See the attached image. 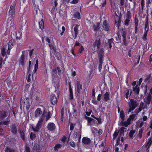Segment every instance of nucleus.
I'll return each instance as SVG.
<instances>
[{
  "label": "nucleus",
  "mask_w": 152,
  "mask_h": 152,
  "mask_svg": "<svg viewBox=\"0 0 152 152\" xmlns=\"http://www.w3.org/2000/svg\"><path fill=\"white\" fill-rule=\"evenodd\" d=\"M79 26L78 25H76L75 26L74 28V30L75 32V36H74V38L75 39H76L77 36V35L78 34V26Z\"/></svg>",
  "instance_id": "nucleus-20"
},
{
  "label": "nucleus",
  "mask_w": 152,
  "mask_h": 152,
  "mask_svg": "<svg viewBox=\"0 0 152 152\" xmlns=\"http://www.w3.org/2000/svg\"><path fill=\"white\" fill-rule=\"evenodd\" d=\"M138 20L137 18L135 17L134 19V23L135 26H138Z\"/></svg>",
  "instance_id": "nucleus-61"
},
{
  "label": "nucleus",
  "mask_w": 152,
  "mask_h": 152,
  "mask_svg": "<svg viewBox=\"0 0 152 152\" xmlns=\"http://www.w3.org/2000/svg\"><path fill=\"white\" fill-rule=\"evenodd\" d=\"M98 56L99 60H103V56L104 55V50L103 49H100L98 51Z\"/></svg>",
  "instance_id": "nucleus-12"
},
{
  "label": "nucleus",
  "mask_w": 152,
  "mask_h": 152,
  "mask_svg": "<svg viewBox=\"0 0 152 152\" xmlns=\"http://www.w3.org/2000/svg\"><path fill=\"white\" fill-rule=\"evenodd\" d=\"M34 50V49L28 50L29 52V56H30V58H31L32 55L33 54V51Z\"/></svg>",
  "instance_id": "nucleus-58"
},
{
  "label": "nucleus",
  "mask_w": 152,
  "mask_h": 152,
  "mask_svg": "<svg viewBox=\"0 0 152 152\" xmlns=\"http://www.w3.org/2000/svg\"><path fill=\"white\" fill-rule=\"evenodd\" d=\"M75 18H77V19H80V14L79 12H76L75 13L74 15Z\"/></svg>",
  "instance_id": "nucleus-46"
},
{
  "label": "nucleus",
  "mask_w": 152,
  "mask_h": 152,
  "mask_svg": "<svg viewBox=\"0 0 152 152\" xmlns=\"http://www.w3.org/2000/svg\"><path fill=\"white\" fill-rule=\"evenodd\" d=\"M100 43L101 42L100 38L99 39H96L94 43V47L96 46L97 48H100Z\"/></svg>",
  "instance_id": "nucleus-17"
},
{
  "label": "nucleus",
  "mask_w": 152,
  "mask_h": 152,
  "mask_svg": "<svg viewBox=\"0 0 152 152\" xmlns=\"http://www.w3.org/2000/svg\"><path fill=\"white\" fill-rule=\"evenodd\" d=\"M36 137V135L35 134L32 132H31L30 135V138L31 140H33Z\"/></svg>",
  "instance_id": "nucleus-51"
},
{
  "label": "nucleus",
  "mask_w": 152,
  "mask_h": 152,
  "mask_svg": "<svg viewBox=\"0 0 152 152\" xmlns=\"http://www.w3.org/2000/svg\"><path fill=\"white\" fill-rule=\"evenodd\" d=\"M15 6L12 4L10 5V10L9 12V15L11 17H13L15 14Z\"/></svg>",
  "instance_id": "nucleus-7"
},
{
  "label": "nucleus",
  "mask_w": 152,
  "mask_h": 152,
  "mask_svg": "<svg viewBox=\"0 0 152 152\" xmlns=\"http://www.w3.org/2000/svg\"><path fill=\"white\" fill-rule=\"evenodd\" d=\"M111 7L112 11H113L114 12H116V7L115 5V4L114 3H111Z\"/></svg>",
  "instance_id": "nucleus-34"
},
{
  "label": "nucleus",
  "mask_w": 152,
  "mask_h": 152,
  "mask_svg": "<svg viewBox=\"0 0 152 152\" xmlns=\"http://www.w3.org/2000/svg\"><path fill=\"white\" fill-rule=\"evenodd\" d=\"M149 29V26H148V18H146V22L145 23V30L146 31L147 29H148V30Z\"/></svg>",
  "instance_id": "nucleus-32"
},
{
  "label": "nucleus",
  "mask_w": 152,
  "mask_h": 152,
  "mask_svg": "<svg viewBox=\"0 0 152 152\" xmlns=\"http://www.w3.org/2000/svg\"><path fill=\"white\" fill-rule=\"evenodd\" d=\"M50 100L52 104H56L57 102V98L55 96L54 94H53L51 95L50 97Z\"/></svg>",
  "instance_id": "nucleus-14"
},
{
  "label": "nucleus",
  "mask_w": 152,
  "mask_h": 152,
  "mask_svg": "<svg viewBox=\"0 0 152 152\" xmlns=\"http://www.w3.org/2000/svg\"><path fill=\"white\" fill-rule=\"evenodd\" d=\"M84 118L85 119L88 121V126H91L92 125H95V124L97 123V121L96 120L87 116L86 115L84 116Z\"/></svg>",
  "instance_id": "nucleus-4"
},
{
  "label": "nucleus",
  "mask_w": 152,
  "mask_h": 152,
  "mask_svg": "<svg viewBox=\"0 0 152 152\" xmlns=\"http://www.w3.org/2000/svg\"><path fill=\"white\" fill-rule=\"evenodd\" d=\"M91 129L92 133L94 134H95L97 132V130L94 127H91Z\"/></svg>",
  "instance_id": "nucleus-55"
},
{
  "label": "nucleus",
  "mask_w": 152,
  "mask_h": 152,
  "mask_svg": "<svg viewBox=\"0 0 152 152\" xmlns=\"http://www.w3.org/2000/svg\"><path fill=\"white\" fill-rule=\"evenodd\" d=\"M63 66L62 67V68L60 69L59 67H57V73L59 75H60L62 71H64Z\"/></svg>",
  "instance_id": "nucleus-42"
},
{
  "label": "nucleus",
  "mask_w": 152,
  "mask_h": 152,
  "mask_svg": "<svg viewBox=\"0 0 152 152\" xmlns=\"http://www.w3.org/2000/svg\"><path fill=\"white\" fill-rule=\"evenodd\" d=\"M7 22L8 25H10V26H12L14 24V21L12 18H9L7 19Z\"/></svg>",
  "instance_id": "nucleus-30"
},
{
  "label": "nucleus",
  "mask_w": 152,
  "mask_h": 152,
  "mask_svg": "<svg viewBox=\"0 0 152 152\" xmlns=\"http://www.w3.org/2000/svg\"><path fill=\"white\" fill-rule=\"evenodd\" d=\"M132 91H131L130 94H129V91L128 89L126 90L125 92V97L126 98H128L129 96H130L132 94Z\"/></svg>",
  "instance_id": "nucleus-41"
},
{
  "label": "nucleus",
  "mask_w": 152,
  "mask_h": 152,
  "mask_svg": "<svg viewBox=\"0 0 152 152\" xmlns=\"http://www.w3.org/2000/svg\"><path fill=\"white\" fill-rule=\"evenodd\" d=\"M33 150L36 151V152H38L40 151V147L39 145H36L34 146Z\"/></svg>",
  "instance_id": "nucleus-43"
},
{
  "label": "nucleus",
  "mask_w": 152,
  "mask_h": 152,
  "mask_svg": "<svg viewBox=\"0 0 152 152\" xmlns=\"http://www.w3.org/2000/svg\"><path fill=\"white\" fill-rule=\"evenodd\" d=\"M126 33L125 31H122V37L123 38V42L125 46L127 44L126 40Z\"/></svg>",
  "instance_id": "nucleus-19"
},
{
  "label": "nucleus",
  "mask_w": 152,
  "mask_h": 152,
  "mask_svg": "<svg viewBox=\"0 0 152 152\" xmlns=\"http://www.w3.org/2000/svg\"><path fill=\"white\" fill-rule=\"evenodd\" d=\"M126 16L127 18H130L131 16V15L130 12L129 10L127 11V14L126 15Z\"/></svg>",
  "instance_id": "nucleus-52"
},
{
  "label": "nucleus",
  "mask_w": 152,
  "mask_h": 152,
  "mask_svg": "<svg viewBox=\"0 0 152 152\" xmlns=\"http://www.w3.org/2000/svg\"><path fill=\"white\" fill-rule=\"evenodd\" d=\"M69 96L70 99H72L73 98V95L72 90V89L71 86L70 84H69Z\"/></svg>",
  "instance_id": "nucleus-28"
},
{
  "label": "nucleus",
  "mask_w": 152,
  "mask_h": 152,
  "mask_svg": "<svg viewBox=\"0 0 152 152\" xmlns=\"http://www.w3.org/2000/svg\"><path fill=\"white\" fill-rule=\"evenodd\" d=\"M92 102L95 105H97L98 104V102L95 99H93L92 100Z\"/></svg>",
  "instance_id": "nucleus-63"
},
{
  "label": "nucleus",
  "mask_w": 152,
  "mask_h": 152,
  "mask_svg": "<svg viewBox=\"0 0 152 152\" xmlns=\"http://www.w3.org/2000/svg\"><path fill=\"white\" fill-rule=\"evenodd\" d=\"M120 137H118L116 141V145H119L120 140Z\"/></svg>",
  "instance_id": "nucleus-62"
},
{
  "label": "nucleus",
  "mask_w": 152,
  "mask_h": 152,
  "mask_svg": "<svg viewBox=\"0 0 152 152\" xmlns=\"http://www.w3.org/2000/svg\"><path fill=\"white\" fill-rule=\"evenodd\" d=\"M100 28V24L99 23H96L93 25V28L94 31H98Z\"/></svg>",
  "instance_id": "nucleus-18"
},
{
  "label": "nucleus",
  "mask_w": 152,
  "mask_h": 152,
  "mask_svg": "<svg viewBox=\"0 0 152 152\" xmlns=\"http://www.w3.org/2000/svg\"><path fill=\"white\" fill-rule=\"evenodd\" d=\"M130 21V20L129 18H126V19L124 24L126 26H128L129 24V22Z\"/></svg>",
  "instance_id": "nucleus-57"
},
{
  "label": "nucleus",
  "mask_w": 152,
  "mask_h": 152,
  "mask_svg": "<svg viewBox=\"0 0 152 152\" xmlns=\"http://www.w3.org/2000/svg\"><path fill=\"white\" fill-rule=\"evenodd\" d=\"M120 117L123 121L124 120V118L125 117L124 112L123 110H121L120 112Z\"/></svg>",
  "instance_id": "nucleus-44"
},
{
  "label": "nucleus",
  "mask_w": 152,
  "mask_h": 152,
  "mask_svg": "<svg viewBox=\"0 0 152 152\" xmlns=\"http://www.w3.org/2000/svg\"><path fill=\"white\" fill-rule=\"evenodd\" d=\"M57 0H52L51 3V5L53 7L52 8L54 9L57 5L58 3L57 2Z\"/></svg>",
  "instance_id": "nucleus-29"
},
{
  "label": "nucleus",
  "mask_w": 152,
  "mask_h": 152,
  "mask_svg": "<svg viewBox=\"0 0 152 152\" xmlns=\"http://www.w3.org/2000/svg\"><path fill=\"white\" fill-rule=\"evenodd\" d=\"M126 129L125 127L122 126L118 130L119 133L118 137H121L123 136L124 133L126 132Z\"/></svg>",
  "instance_id": "nucleus-10"
},
{
  "label": "nucleus",
  "mask_w": 152,
  "mask_h": 152,
  "mask_svg": "<svg viewBox=\"0 0 152 152\" xmlns=\"http://www.w3.org/2000/svg\"><path fill=\"white\" fill-rule=\"evenodd\" d=\"M119 133L118 131L117 130H116L115 132L113 134V140L115 139L116 137L117 136L118 134Z\"/></svg>",
  "instance_id": "nucleus-49"
},
{
  "label": "nucleus",
  "mask_w": 152,
  "mask_h": 152,
  "mask_svg": "<svg viewBox=\"0 0 152 152\" xmlns=\"http://www.w3.org/2000/svg\"><path fill=\"white\" fill-rule=\"evenodd\" d=\"M152 95L149 94L147 97H145V102L148 105H149L150 103L152 102Z\"/></svg>",
  "instance_id": "nucleus-13"
},
{
  "label": "nucleus",
  "mask_w": 152,
  "mask_h": 152,
  "mask_svg": "<svg viewBox=\"0 0 152 152\" xmlns=\"http://www.w3.org/2000/svg\"><path fill=\"white\" fill-rule=\"evenodd\" d=\"M109 95L110 93L108 92H106L103 94V97L105 102H107L109 99Z\"/></svg>",
  "instance_id": "nucleus-22"
},
{
  "label": "nucleus",
  "mask_w": 152,
  "mask_h": 152,
  "mask_svg": "<svg viewBox=\"0 0 152 152\" xmlns=\"http://www.w3.org/2000/svg\"><path fill=\"white\" fill-rule=\"evenodd\" d=\"M75 126V124L72 123H71L70 125V130L71 131H72L74 128Z\"/></svg>",
  "instance_id": "nucleus-56"
},
{
  "label": "nucleus",
  "mask_w": 152,
  "mask_h": 152,
  "mask_svg": "<svg viewBox=\"0 0 152 152\" xmlns=\"http://www.w3.org/2000/svg\"><path fill=\"white\" fill-rule=\"evenodd\" d=\"M103 28L104 30L105 31H109L110 29V27L107 23V22L105 20L103 22Z\"/></svg>",
  "instance_id": "nucleus-9"
},
{
  "label": "nucleus",
  "mask_w": 152,
  "mask_h": 152,
  "mask_svg": "<svg viewBox=\"0 0 152 152\" xmlns=\"http://www.w3.org/2000/svg\"><path fill=\"white\" fill-rule=\"evenodd\" d=\"M103 60H99V71H101L102 68Z\"/></svg>",
  "instance_id": "nucleus-45"
},
{
  "label": "nucleus",
  "mask_w": 152,
  "mask_h": 152,
  "mask_svg": "<svg viewBox=\"0 0 152 152\" xmlns=\"http://www.w3.org/2000/svg\"><path fill=\"white\" fill-rule=\"evenodd\" d=\"M9 113L8 110H3L0 111V119L1 120H3L5 118L8 116Z\"/></svg>",
  "instance_id": "nucleus-6"
},
{
  "label": "nucleus",
  "mask_w": 152,
  "mask_h": 152,
  "mask_svg": "<svg viewBox=\"0 0 152 152\" xmlns=\"http://www.w3.org/2000/svg\"><path fill=\"white\" fill-rule=\"evenodd\" d=\"M148 31V29H147L146 31H145V32L144 33V35L143 36V39H146V36H147V34Z\"/></svg>",
  "instance_id": "nucleus-59"
},
{
  "label": "nucleus",
  "mask_w": 152,
  "mask_h": 152,
  "mask_svg": "<svg viewBox=\"0 0 152 152\" xmlns=\"http://www.w3.org/2000/svg\"><path fill=\"white\" fill-rule=\"evenodd\" d=\"M149 105H148L145 102L144 103L142 102H141L140 103L139 107L136 109L135 110L136 114H137L142 110H143V112L142 113V114H143L145 113L144 111L145 110L148 109V106Z\"/></svg>",
  "instance_id": "nucleus-3"
},
{
  "label": "nucleus",
  "mask_w": 152,
  "mask_h": 152,
  "mask_svg": "<svg viewBox=\"0 0 152 152\" xmlns=\"http://www.w3.org/2000/svg\"><path fill=\"white\" fill-rule=\"evenodd\" d=\"M25 151L26 152H30V149L27 145H26L25 146Z\"/></svg>",
  "instance_id": "nucleus-60"
},
{
  "label": "nucleus",
  "mask_w": 152,
  "mask_h": 152,
  "mask_svg": "<svg viewBox=\"0 0 152 152\" xmlns=\"http://www.w3.org/2000/svg\"><path fill=\"white\" fill-rule=\"evenodd\" d=\"M35 113L36 117H38L40 116V115L42 113V112L40 108H38L36 110Z\"/></svg>",
  "instance_id": "nucleus-24"
},
{
  "label": "nucleus",
  "mask_w": 152,
  "mask_h": 152,
  "mask_svg": "<svg viewBox=\"0 0 152 152\" xmlns=\"http://www.w3.org/2000/svg\"><path fill=\"white\" fill-rule=\"evenodd\" d=\"M61 145L60 144H56L54 147V150L56 151H58V149L61 148Z\"/></svg>",
  "instance_id": "nucleus-39"
},
{
  "label": "nucleus",
  "mask_w": 152,
  "mask_h": 152,
  "mask_svg": "<svg viewBox=\"0 0 152 152\" xmlns=\"http://www.w3.org/2000/svg\"><path fill=\"white\" fill-rule=\"evenodd\" d=\"M10 120L9 117H7L6 121H0V124L7 125L9 124Z\"/></svg>",
  "instance_id": "nucleus-21"
},
{
  "label": "nucleus",
  "mask_w": 152,
  "mask_h": 152,
  "mask_svg": "<svg viewBox=\"0 0 152 152\" xmlns=\"http://www.w3.org/2000/svg\"><path fill=\"white\" fill-rule=\"evenodd\" d=\"M69 145L73 147H75V145L74 142L73 141H71L69 142Z\"/></svg>",
  "instance_id": "nucleus-64"
},
{
  "label": "nucleus",
  "mask_w": 152,
  "mask_h": 152,
  "mask_svg": "<svg viewBox=\"0 0 152 152\" xmlns=\"http://www.w3.org/2000/svg\"><path fill=\"white\" fill-rule=\"evenodd\" d=\"M51 115L50 112L49 111L46 115V120L47 121L51 117Z\"/></svg>",
  "instance_id": "nucleus-50"
},
{
  "label": "nucleus",
  "mask_w": 152,
  "mask_h": 152,
  "mask_svg": "<svg viewBox=\"0 0 152 152\" xmlns=\"http://www.w3.org/2000/svg\"><path fill=\"white\" fill-rule=\"evenodd\" d=\"M57 69L56 68H55L52 69V75L53 77H55L56 75H57Z\"/></svg>",
  "instance_id": "nucleus-33"
},
{
  "label": "nucleus",
  "mask_w": 152,
  "mask_h": 152,
  "mask_svg": "<svg viewBox=\"0 0 152 152\" xmlns=\"http://www.w3.org/2000/svg\"><path fill=\"white\" fill-rule=\"evenodd\" d=\"M5 152H15V151L14 149L7 147L5 150Z\"/></svg>",
  "instance_id": "nucleus-36"
},
{
  "label": "nucleus",
  "mask_w": 152,
  "mask_h": 152,
  "mask_svg": "<svg viewBox=\"0 0 152 152\" xmlns=\"http://www.w3.org/2000/svg\"><path fill=\"white\" fill-rule=\"evenodd\" d=\"M12 48V47L10 46V44L9 43L8 44V46L7 48V54L9 55L10 54V49Z\"/></svg>",
  "instance_id": "nucleus-48"
},
{
  "label": "nucleus",
  "mask_w": 152,
  "mask_h": 152,
  "mask_svg": "<svg viewBox=\"0 0 152 152\" xmlns=\"http://www.w3.org/2000/svg\"><path fill=\"white\" fill-rule=\"evenodd\" d=\"M47 128L49 131H53L55 129L56 126L54 123H50L47 126Z\"/></svg>",
  "instance_id": "nucleus-11"
},
{
  "label": "nucleus",
  "mask_w": 152,
  "mask_h": 152,
  "mask_svg": "<svg viewBox=\"0 0 152 152\" xmlns=\"http://www.w3.org/2000/svg\"><path fill=\"white\" fill-rule=\"evenodd\" d=\"M130 102L129 103V109L128 110V113H130L139 104L137 101L133 99H130Z\"/></svg>",
  "instance_id": "nucleus-1"
},
{
  "label": "nucleus",
  "mask_w": 152,
  "mask_h": 152,
  "mask_svg": "<svg viewBox=\"0 0 152 152\" xmlns=\"http://www.w3.org/2000/svg\"><path fill=\"white\" fill-rule=\"evenodd\" d=\"M20 137L24 141L25 140V132L22 131H20Z\"/></svg>",
  "instance_id": "nucleus-40"
},
{
  "label": "nucleus",
  "mask_w": 152,
  "mask_h": 152,
  "mask_svg": "<svg viewBox=\"0 0 152 152\" xmlns=\"http://www.w3.org/2000/svg\"><path fill=\"white\" fill-rule=\"evenodd\" d=\"M143 130V128H141L139 130L138 134H137V136L138 137H139L140 138H141L142 137Z\"/></svg>",
  "instance_id": "nucleus-37"
},
{
  "label": "nucleus",
  "mask_w": 152,
  "mask_h": 152,
  "mask_svg": "<svg viewBox=\"0 0 152 152\" xmlns=\"http://www.w3.org/2000/svg\"><path fill=\"white\" fill-rule=\"evenodd\" d=\"M133 90L136 94H138L140 91L139 86L137 85L135 87H134L133 88Z\"/></svg>",
  "instance_id": "nucleus-25"
},
{
  "label": "nucleus",
  "mask_w": 152,
  "mask_h": 152,
  "mask_svg": "<svg viewBox=\"0 0 152 152\" xmlns=\"http://www.w3.org/2000/svg\"><path fill=\"white\" fill-rule=\"evenodd\" d=\"M41 125H40L39 124H37L36 126L35 127H34L32 126V128L33 130L35 132H38L39 129L41 127Z\"/></svg>",
  "instance_id": "nucleus-23"
},
{
  "label": "nucleus",
  "mask_w": 152,
  "mask_h": 152,
  "mask_svg": "<svg viewBox=\"0 0 152 152\" xmlns=\"http://www.w3.org/2000/svg\"><path fill=\"white\" fill-rule=\"evenodd\" d=\"M64 109L62 108L61 112V120L62 121H63L64 120Z\"/></svg>",
  "instance_id": "nucleus-47"
},
{
  "label": "nucleus",
  "mask_w": 152,
  "mask_h": 152,
  "mask_svg": "<svg viewBox=\"0 0 152 152\" xmlns=\"http://www.w3.org/2000/svg\"><path fill=\"white\" fill-rule=\"evenodd\" d=\"M8 48V46L5 45H4V46L2 47V48L1 49V52L2 56L4 57L6 55V51L7 50V48Z\"/></svg>",
  "instance_id": "nucleus-16"
},
{
  "label": "nucleus",
  "mask_w": 152,
  "mask_h": 152,
  "mask_svg": "<svg viewBox=\"0 0 152 152\" xmlns=\"http://www.w3.org/2000/svg\"><path fill=\"white\" fill-rule=\"evenodd\" d=\"M136 115L135 114H133L130 115L129 118L127 120V123H129V124H130V121L132 120H133L134 119Z\"/></svg>",
  "instance_id": "nucleus-31"
},
{
  "label": "nucleus",
  "mask_w": 152,
  "mask_h": 152,
  "mask_svg": "<svg viewBox=\"0 0 152 152\" xmlns=\"http://www.w3.org/2000/svg\"><path fill=\"white\" fill-rule=\"evenodd\" d=\"M135 132V130H131L129 133V138L132 139H133V135Z\"/></svg>",
  "instance_id": "nucleus-35"
},
{
  "label": "nucleus",
  "mask_w": 152,
  "mask_h": 152,
  "mask_svg": "<svg viewBox=\"0 0 152 152\" xmlns=\"http://www.w3.org/2000/svg\"><path fill=\"white\" fill-rule=\"evenodd\" d=\"M39 23L40 28L42 30L43 29L44 27V23L43 20L42 19L39 22Z\"/></svg>",
  "instance_id": "nucleus-38"
},
{
  "label": "nucleus",
  "mask_w": 152,
  "mask_h": 152,
  "mask_svg": "<svg viewBox=\"0 0 152 152\" xmlns=\"http://www.w3.org/2000/svg\"><path fill=\"white\" fill-rule=\"evenodd\" d=\"M25 51H22V54L21 56L20 59L19 61V63L22 66H23L25 64L24 62L25 57Z\"/></svg>",
  "instance_id": "nucleus-8"
},
{
  "label": "nucleus",
  "mask_w": 152,
  "mask_h": 152,
  "mask_svg": "<svg viewBox=\"0 0 152 152\" xmlns=\"http://www.w3.org/2000/svg\"><path fill=\"white\" fill-rule=\"evenodd\" d=\"M113 40H114L113 38L108 39L107 42V46H109L110 49L111 48H112V44H114Z\"/></svg>",
  "instance_id": "nucleus-27"
},
{
  "label": "nucleus",
  "mask_w": 152,
  "mask_h": 152,
  "mask_svg": "<svg viewBox=\"0 0 152 152\" xmlns=\"http://www.w3.org/2000/svg\"><path fill=\"white\" fill-rule=\"evenodd\" d=\"M81 126H80V129H75L72 137L74 139H77L78 141L80 140L81 135Z\"/></svg>",
  "instance_id": "nucleus-2"
},
{
  "label": "nucleus",
  "mask_w": 152,
  "mask_h": 152,
  "mask_svg": "<svg viewBox=\"0 0 152 152\" xmlns=\"http://www.w3.org/2000/svg\"><path fill=\"white\" fill-rule=\"evenodd\" d=\"M54 55L56 57V58L58 59L59 60L60 59L59 55V52L55 51L54 53Z\"/></svg>",
  "instance_id": "nucleus-53"
},
{
  "label": "nucleus",
  "mask_w": 152,
  "mask_h": 152,
  "mask_svg": "<svg viewBox=\"0 0 152 152\" xmlns=\"http://www.w3.org/2000/svg\"><path fill=\"white\" fill-rule=\"evenodd\" d=\"M82 89V85L80 83L79 81L77 82L76 83V86L75 88V91L76 93L77 92V96L78 98H79L80 95L81 93Z\"/></svg>",
  "instance_id": "nucleus-5"
},
{
  "label": "nucleus",
  "mask_w": 152,
  "mask_h": 152,
  "mask_svg": "<svg viewBox=\"0 0 152 152\" xmlns=\"http://www.w3.org/2000/svg\"><path fill=\"white\" fill-rule=\"evenodd\" d=\"M90 139L86 137H84L83 138L82 140V142L85 144L86 145H89L90 143L91 142Z\"/></svg>",
  "instance_id": "nucleus-15"
},
{
  "label": "nucleus",
  "mask_w": 152,
  "mask_h": 152,
  "mask_svg": "<svg viewBox=\"0 0 152 152\" xmlns=\"http://www.w3.org/2000/svg\"><path fill=\"white\" fill-rule=\"evenodd\" d=\"M145 122L143 121H141L138 125L140 129L144 125Z\"/></svg>",
  "instance_id": "nucleus-54"
},
{
  "label": "nucleus",
  "mask_w": 152,
  "mask_h": 152,
  "mask_svg": "<svg viewBox=\"0 0 152 152\" xmlns=\"http://www.w3.org/2000/svg\"><path fill=\"white\" fill-rule=\"evenodd\" d=\"M11 132L13 134H15L17 133V128L15 124H12V126Z\"/></svg>",
  "instance_id": "nucleus-26"
}]
</instances>
